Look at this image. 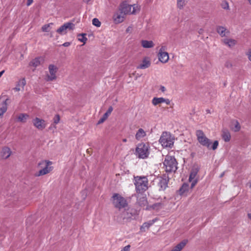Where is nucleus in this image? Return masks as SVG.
Listing matches in <instances>:
<instances>
[{
    "mask_svg": "<svg viewBox=\"0 0 251 251\" xmlns=\"http://www.w3.org/2000/svg\"><path fill=\"white\" fill-rule=\"evenodd\" d=\"M161 207V204L157 203L153 204L151 207L153 209L158 210Z\"/></svg>",
    "mask_w": 251,
    "mask_h": 251,
    "instance_id": "4c0bfd02",
    "label": "nucleus"
},
{
    "mask_svg": "<svg viewBox=\"0 0 251 251\" xmlns=\"http://www.w3.org/2000/svg\"><path fill=\"white\" fill-rule=\"evenodd\" d=\"M113 203L117 208L121 209L127 206L126 200L118 194H115L112 197Z\"/></svg>",
    "mask_w": 251,
    "mask_h": 251,
    "instance_id": "1a4fd4ad",
    "label": "nucleus"
},
{
    "mask_svg": "<svg viewBox=\"0 0 251 251\" xmlns=\"http://www.w3.org/2000/svg\"><path fill=\"white\" fill-rule=\"evenodd\" d=\"M189 0H177V7L179 9H182Z\"/></svg>",
    "mask_w": 251,
    "mask_h": 251,
    "instance_id": "c756f323",
    "label": "nucleus"
},
{
    "mask_svg": "<svg viewBox=\"0 0 251 251\" xmlns=\"http://www.w3.org/2000/svg\"><path fill=\"white\" fill-rule=\"evenodd\" d=\"M52 164V162L49 160H43L40 162L38 165L42 169L36 173L35 176H40L50 173L53 169L51 166Z\"/></svg>",
    "mask_w": 251,
    "mask_h": 251,
    "instance_id": "7ed1b4c3",
    "label": "nucleus"
},
{
    "mask_svg": "<svg viewBox=\"0 0 251 251\" xmlns=\"http://www.w3.org/2000/svg\"><path fill=\"white\" fill-rule=\"evenodd\" d=\"M158 60L162 63L168 62L169 59V56L168 52L165 51V47H162L159 50L157 54Z\"/></svg>",
    "mask_w": 251,
    "mask_h": 251,
    "instance_id": "9d476101",
    "label": "nucleus"
},
{
    "mask_svg": "<svg viewBox=\"0 0 251 251\" xmlns=\"http://www.w3.org/2000/svg\"><path fill=\"white\" fill-rule=\"evenodd\" d=\"M33 0H27L26 5L29 6L33 2Z\"/></svg>",
    "mask_w": 251,
    "mask_h": 251,
    "instance_id": "c03bdc74",
    "label": "nucleus"
},
{
    "mask_svg": "<svg viewBox=\"0 0 251 251\" xmlns=\"http://www.w3.org/2000/svg\"><path fill=\"white\" fill-rule=\"evenodd\" d=\"M187 243V240H184L174 247L170 251H181L186 246Z\"/></svg>",
    "mask_w": 251,
    "mask_h": 251,
    "instance_id": "a211bd4d",
    "label": "nucleus"
},
{
    "mask_svg": "<svg viewBox=\"0 0 251 251\" xmlns=\"http://www.w3.org/2000/svg\"><path fill=\"white\" fill-rule=\"evenodd\" d=\"M226 67H229L231 66V64L230 63H227L226 64Z\"/></svg>",
    "mask_w": 251,
    "mask_h": 251,
    "instance_id": "3c124183",
    "label": "nucleus"
},
{
    "mask_svg": "<svg viewBox=\"0 0 251 251\" xmlns=\"http://www.w3.org/2000/svg\"><path fill=\"white\" fill-rule=\"evenodd\" d=\"M53 25L52 23H50L47 25H45L42 27V30L43 31H46L51 29L52 26Z\"/></svg>",
    "mask_w": 251,
    "mask_h": 251,
    "instance_id": "f704fd0d",
    "label": "nucleus"
},
{
    "mask_svg": "<svg viewBox=\"0 0 251 251\" xmlns=\"http://www.w3.org/2000/svg\"><path fill=\"white\" fill-rule=\"evenodd\" d=\"M226 32H220V35L221 37H224L226 36Z\"/></svg>",
    "mask_w": 251,
    "mask_h": 251,
    "instance_id": "09e8293b",
    "label": "nucleus"
},
{
    "mask_svg": "<svg viewBox=\"0 0 251 251\" xmlns=\"http://www.w3.org/2000/svg\"><path fill=\"white\" fill-rule=\"evenodd\" d=\"M91 35H92L91 34H90V35H88V36L90 37Z\"/></svg>",
    "mask_w": 251,
    "mask_h": 251,
    "instance_id": "13d9d810",
    "label": "nucleus"
},
{
    "mask_svg": "<svg viewBox=\"0 0 251 251\" xmlns=\"http://www.w3.org/2000/svg\"><path fill=\"white\" fill-rule=\"evenodd\" d=\"M153 221L144 223L140 227L141 230L142 231H145L146 229L149 228L153 224Z\"/></svg>",
    "mask_w": 251,
    "mask_h": 251,
    "instance_id": "7c9ffc66",
    "label": "nucleus"
},
{
    "mask_svg": "<svg viewBox=\"0 0 251 251\" xmlns=\"http://www.w3.org/2000/svg\"><path fill=\"white\" fill-rule=\"evenodd\" d=\"M91 0H83V1L85 3H88Z\"/></svg>",
    "mask_w": 251,
    "mask_h": 251,
    "instance_id": "603ef678",
    "label": "nucleus"
},
{
    "mask_svg": "<svg viewBox=\"0 0 251 251\" xmlns=\"http://www.w3.org/2000/svg\"><path fill=\"white\" fill-rule=\"evenodd\" d=\"M11 154V150L9 148L7 147L3 148L0 152V156L3 159L8 158Z\"/></svg>",
    "mask_w": 251,
    "mask_h": 251,
    "instance_id": "f3484780",
    "label": "nucleus"
},
{
    "mask_svg": "<svg viewBox=\"0 0 251 251\" xmlns=\"http://www.w3.org/2000/svg\"><path fill=\"white\" fill-rule=\"evenodd\" d=\"M174 137L167 132H163L159 139V143L165 148H172L174 145Z\"/></svg>",
    "mask_w": 251,
    "mask_h": 251,
    "instance_id": "20e7f679",
    "label": "nucleus"
},
{
    "mask_svg": "<svg viewBox=\"0 0 251 251\" xmlns=\"http://www.w3.org/2000/svg\"><path fill=\"white\" fill-rule=\"evenodd\" d=\"M222 137L223 140L226 142H229L231 138V135L229 131L227 129H224L222 131Z\"/></svg>",
    "mask_w": 251,
    "mask_h": 251,
    "instance_id": "5701e85b",
    "label": "nucleus"
},
{
    "mask_svg": "<svg viewBox=\"0 0 251 251\" xmlns=\"http://www.w3.org/2000/svg\"><path fill=\"white\" fill-rule=\"evenodd\" d=\"M222 41L225 45L230 48L233 47L236 43V41L234 39L226 37L223 38Z\"/></svg>",
    "mask_w": 251,
    "mask_h": 251,
    "instance_id": "aec40b11",
    "label": "nucleus"
},
{
    "mask_svg": "<svg viewBox=\"0 0 251 251\" xmlns=\"http://www.w3.org/2000/svg\"><path fill=\"white\" fill-rule=\"evenodd\" d=\"M141 45L144 48H151L154 46V43L152 41L142 40Z\"/></svg>",
    "mask_w": 251,
    "mask_h": 251,
    "instance_id": "bb28decb",
    "label": "nucleus"
},
{
    "mask_svg": "<svg viewBox=\"0 0 251 251\" xmlns=\"http://www.w3.org/2000/svg\"><path fill=\"white\" fill-rule=\"evenodd\" d=\"M71 45L70 43V42H65L64 43V44H63V46L64 47H68L70 45Z\"/></svg>",
    "mask_w": 251,
    "mask_h": 251,
    "instance_id": "a18cd8bd",
    "label": "nucleus"
},
{
    "mask_svg": "<svg viewBox=\"0 0 251 251\" xmlns=\"http://www.w3.org/2000/svg\"><path fill=\"white\" fill-rule=\"evenodd\" d=\"M25 84L26 81L25 78H22L19 80L18 81L16 87L14 88V90L16 91H20L23 90L24 88Z\"/></svg>",
    "mask_w": 251,
    "mask_h": 251,
    "instance_id": "6ab92c4d",
    "label": "nucleus"
},
{
    "mask_svg": "<svg viewBox=\"0 0 251 251\" xmlns=\"http://www.w3.org/2000/svg\"><path fill=\"white\" fill-rule=\"evenodd\" d=\"M146 135V133L142 128H140L135 135V138L137 140H140Z\"/></svg>",
    "mask_w": 251,
    "mask_h": 251,
    "instance_id": "a878e982",
    "label": "nucleus"
},
{
    "mask_svg": "<svg viewBox=\"0 0 251 251\" xmlns=\"http://www.w3.org/2000/svg\"><path fill=\"white\" fill-rule=\"evenodd\" d=\"M166 172H175L177 169V162L173 156L167 155L163 162Z\"/></svg>",
    "mask_w": 251,
    "mask_h": 251,
    "instance_id": "39448f33",
    "label": "nucleus"
},
{
    "mask_svg": "<svg viewBox=\"0 0 251 251\" xmlns=\"http://www.w3.org/2000/svg\"><path fill=\"white\" fill-rule=\"evenodd\" d=\"M241 126L239 124V123L236 121L234 120L232 122L231 129L234 132L239 131L240 130Z\"/></svg>",
    "mask_w": 251,
    "mask_h": 251,
    "instance_id": "393cba45",
    "label": "nucleus"
},
{
    "mask_svg": "<svg viewBox=\"0 0 251 251\" xmlns=\"http://www.w3.org/2000/svg\"><path fill=\"white\" fill-rule=\"evenodd\" d=\"M189 185L187 183H184L179 189V193L183 195L188 190Z\"/></svg>",
    "mask_w": 251,
    "mask_h": 251,
    "instance_id": "2f4dec72",
    "label": "nucleus"
},
{
    "mask_svg": "<svg viewBox=\"0 0 251 251\" xmlns=\"http://www.w3.org/2000/svg\"><path fill=\"white\" fill-rule=\"evenodd\" d=\"M196 134L197 140L201 145L206 147L208 149H212L213 150H215L218 148L219 145L218 141H215L212 146H211V142L210 140L205 136L202 130H197Z\"/></svg>",
    "mask_w": 251,
    "mask_h": 251,
    "instance_id": "f257e3e1",
    "label": "nucleus"
},
{
    "mask_svg": "<svg viewBox=\"0 0 251 251\" xmlns=\"http://www.w3.org/2000/svg\"><path fill=\"white\" fill-rule=\"evenodd\" d=\"M138 202L141 206H144L147 204V200L146 197H143L138 200Z\"/></svg>",
    "mask_w": 251,
    "mask_h": 251,
    "instance_id": "473e14b6",
    "label": "nucleus"
},
{
    "mask_svg": "<svg viewBox=\"0 0 251 251\" xmlns=\"http://www.w3.org/2000/svg\"><path fill=\"white\" fill-rule=\"evenodd\" d=\"M135 30V28L133 26H129L126 29V31H130L131 30Z\"/></svg>",
    "mask_w": 251,
    "mask_h": 251,
    "instance_id": "37998d69",
    "label": "nucleus"
},
{
    "mask_svg": "<svg viewBox=\"0 0 251 251\" xmlns=\"http://www.w3.org/2000/svg\"><path fill=\"white\" fill-rule=\"evenodd\" d=\"M246 55L249 60L251 62V49H249L248 51L246 52Z\"/></svg>",
    "mask_w": 251,
    "mask_h": 251,
    "instance_id": "a19ab883",
    "label": "nucleus"
},
{
    "mask_svg": "<svg viewBox=\"0 0 251 251\" xmlns=\"http://www.w3.org/2000/svg\"><path fill=\"white\" fill-rule=\"evenodd\" d=\"M248 2H249V4H250V5H251V0H248Z\"/></svg>",
    "mask_w": 251,
    "mask_h": 251,
    "instance_id": "6e6d98bb",
    "label": "nucleus"
},
{
    "mask_svg": "<svg viewBox=\"0 0 251 251\" xmlns=\"http://www.w3.org/2000/svg\"><path fill=\"white\" fill-rule=\"evenodd\" d=\"M168 182L166 178H160L158 182L160 190H165L167 187Z\"/></svg>",
    "mask_w": 251,
    "mask_h": 251,
    "instance_id": "b1692460",
    "label": "nucleus"
},
{
    "mask_svg": "<svg viewBox=\"0 0 251 251\" xmlns=\"http://www.w3.org/2000/svg\"><path fill=\"white\" fill-rule=\"evenodd\" d=\"M4 72V70H2L1 72H0V77L3 74Z\"/></svg>",
    "mask_w": 251,
    "mask_h": 251,
    "instance_id": "8fccbe9b",
    "label": "nucleus"
},
{
    "mask_svg": "<svg viewBox=\"0 0 251 251\" xmlns=\"http://www.w3.org/2000/svg\"><path fill=\"white\" fill-rule=\"evenodd\" d=\"M249 218H250L251 220V213H249L248 214Z\"/></svg>",
    "mask_w": 251,
    "mask_h": 251,
    "instance_id": "864d4df0",
    "label": "nucleus"
},
{
    "mask_svg": "<svg viewBox=\"0 0 251 251\" xmlns=\"http://www.w3.org/2000/svg\"><path fill=\"white\" fill-rule=\"evenodd\" d=\"M160 90L162 92H164L166 90V88H165V87L164 86H161Z\"/></svg>",
    "mask_w": 251,
    "mask_h": 251,
    "instance_id": "de8ad7c7",
    "label": "nucleus"
},
{
    "mask_svg": "<svg viewBox=\"0 0 251 251\" xmlns=\"http://www.w3.org/2000/svg\"><path fill=\"white\" fill-rule=\"evenodd\" d=\"M227 28L225 26H218L217 27V31H226Z\"/></svg>",
    "mask_w": 251,
    "mask_h": 251,
    "instance_id": "58836bf2",
    "label": "nucleus"
},
{
    "mask_svg": "<svg viewBox=\"0 0 251 251\" xmlns=\"http://www.w3.org/2000/svg\"><path fill=\"white\" fill-rule=\"evenodd\" d=\"M60 121V117L58 115H56L53 118V123L54 124H58Z\"/></svg>",
    "mask_w": 251,
    "mask_h": 251,
    "instance_id": "ea45409f",
    "label": "nucleus"
},
{
    "mask_svg": "<svg viewBox=\"0 0 251 251\" xmlns=\"http://www.w3.org/2000/svg\"><path fill=\"white\" fill-rule=\"evenodd\" d=\"M6 110L7 104L6 101H4L2 103L1 107L0 108V116L2 115L3 113L6 111Z\"/></svg>",
    "mask_w": 251,
    "mask_h": 251,
    "instance_id": "72a5a7b5",
    "label": "nucleus"
},
{
    "mask_svg": "<svg viewBox=\"0 0 251 251\" xmlns=\"http://www.w3.org/2000/svg\"><path fill=\"white\" fill-rule=\"evenodd\" d=\"M34 126L39 130L44 129L47 126V122L43 119L35 118L32 121Z\"/></svg>",
    "mask_w": 251,
    "mask_h": 251,
    "instance_id": "9b49d317",
    "label": "nucleus"
},
{
    "mask_svg": "<svg viewBox=\"0 0 251 251\" xmlns=\"http://www.w3.org/2000/svg\"><path fill=\"white\" fill-rule=\"evenodd\" d=\"M130 246L127 245L125 246L121 251H129Z\"/></svg>",
    "mask_w": 251,
    "mask_h": 251,
    "instance_id": "79ce46f5",
    "label": "nucleus"
},
{
    "mask_svg": "<svg viewBox=\"0 0 251 251\" xmlns=\"http://www.w3.org/2000/svg\"><path fill=\"white\" fill-rule=\"evenodd\" d=\"M146 209H150V208H149V207H147L146 208Z\"/></svg>",
    "mask_w": 251,
    "mask_h": 251,
    "instance_id": "4d7b16f0",
    "label": "nucleus"
},
{
    "mask_svg": "<svg viewBox=\"0 0 251 251\" xmlns=\"http://www.w3.org/2000/svg\"><path fill=\"white\" fill-rule=\"evenodd\" d=\"M56 127L55 125H51L49 128L50 130H51V129H56Z\"/></svg>",
    "mask_w": 251,
    "mask_h": 251,
    "instance_id": "49530a36",
    "label": "nucleus"
},
{
    "mask_svg": "<svg viewBox=\"0 0 251 251\" xmlns=\"http://www.w3.org/2000/svg\"><path fill=\"white\" fill-rule=\"evenodd\" d=\"M136 155L140 158L144 159L149 155V146L142 143L139 144L136 149Z\"/></svg>",
    "mask_w": 251,
    "mask_h": 251,
    "instance_id": "6e6552de",
    "label": "nucleus"
},
{
    "mask_svg": "<svg viewBox=\"0 0 251 251\" xmlns=\"http://www.w3.org/2000/svg\"><path fill=\"white\" fill-rule=\"evenodd\" d=\"M58 67L54 64H50L48 66V72L46 73L45 79L47 81H52L57 78Z\"/></svg>",
    "mask_w": 251,
    "mask_h": 251,
    "instance_id": "0eeeda50",
    "label": "nucleus"
},
{
    "mask_svg": "<svg viewBox=\"0 0 251 251\" xmlns=\"http://www.w3.org/2000/svg\"><path fill=\"white\" fill-rule=\"evenodd\" d=\"M87 36V33L85 32L82 33L81 34H79L77 35V39L80 42H82L84 45L86 43L87 40V38L86 37Z\"/></svg>",
    "mask_w": 251,
    "mask_h": 251,
    "instance_id": "cd10ccee",
    "label": "nucleus"
},
{
    "mask_svg": "<svg viewBox=\"0 0 251 251\" xmlns=\"http://www.w3.org/2000/svg\"><path fill=\"white\" fill-rule=\"evenodd\" d=\"M43 58L41 57H36L33 59L30 62V65L34 67H37L39 66L42 62H43Z\"/></svg>",
    "mask_w": 251,
    "mask_h": 251,
    "instance_id": "412c9836",
    "label": "nucleus"
},
{
    "mask_svg": "<svg viewBox=\"0 0 251 251\" xmlns=\"http://www.w3.org/2000/svg\"><path fill=\"white\" fill-rule=\"evenodd\" d=\"M125 15L122 11H119L113 16V20L115 23L119 24L123 22L125 19Z\"/></svg>",
    "mask_w": 251,
    "mask_h": 251,
    "instance_id": "2eb2a0df",
    "label": "nucleus"
},
{
    "mask_svg": "<svg viewBox=\"0 0 251 251\" xmlns=\"http://www.w3.org/2000/svg\"><path fill=\"white\" fill-rule=\"evenodd\" d=\"M93 25L97 26L99 27L100 25V22L99 21V20L97 18H94L92 21Z\"/></svg>",
    "mask_w": 251,
    "mask_h": 251,
    "instance_id": "e433bc0d",
    "label": "nucleus"
},
{
    "mask_svg": "<svg viewBox=\"0 0 251 251\" xmlns=\"http://www.w3.org/2000/svg\"><path fill=\"white\" fill-rule=\"evenodd\" d=\"M137 192L141 193L148 189V181L146 177L137 176L135 177L134 183Z\"/></svg>",
    "mask_w": 251,
    "mask_h": 251,
    "instance_id": "423d86ee",
    "label": "nucleus"
},
{
    "mask_svg": "<svg viewBox=\"0 0 251 251\" xmlns=\"http://www.w3.org/2000/svg\"><path fill=\"white\" fill-rule=\"evenodd\" d=\"M29 116L27 114L22 113L17 117V121L20 122L25 123L28 119Z\"/></svg>",
    "mask_w": 251,
    "mask_h": 251,
    "instance_id": "c85d7f7f",
    "label": "nucleus"
},
{
    "mask_svg": "<svg viewBox=\"0 0 251 251\" xmlns=\"http://www.w3.org/2000/svg\"><path fill=\"white\" fill-rule=\"evenodd\" d=\"M221 7L223 9L225 10H229V6L228 2L227 1H223L221 3Z\"/></svg>",
    "mask_w": 251,
    "mask_h": 251,
    "instance_id": "c9c22d12",
    "label": "nucleus"
},
{
    "mask_svg": "<svg viewBox=\"0 0 251 251\" xmlns=\"http://www.w3.org/2000/svg\"><path fill=\"white\" fill-rule=\"evenodd\" d=\"M75 24L72 22H68L61 25L56 31H64L66 30H73L75 29Z\"/></svg>",
    "mask_w": 251,
    "mask_h": 251,
    "instance_id": "4468645a",
    "label": "nucleus"
},
{
    "mask_svg": "<svg viewBox=\"0 0 251 251\" xmlns=\"http://www.w3.org/2000/svg\"><path fill=\"white\" fill-rule=\"evenodd\" d=\"M151 103L154 106H156L162 103H165L167 105H169L170 104V100L168 99H165L163 97H154L152 99Z\"/></svg>",
    "mask_w": 251,
    "mask_h": 251,
    "instance_id": "ddd939ff",
    "label": "nucleus"
},
{
    "mask_svg": "<svg viewBox=\"0 0 251 251\" xmlns=\"http://www.w3.org/2000/svg\"><path fill=\"white\" fill-rule=\"evenodd\" d=\"M113 111V107L112 106H110L108 108V110L104 113L103 116L100 119L98 122V124H100L102 123L104 121H105L108 117L110 115L111 112Z\"/></svg>",
    "mask_w": 251,
    "mask_h": 251,
    "instance_id": "4be33fe9",
    "label": "nucleus"
},
{
    "mask_svg": "<svg viewBox=\"0 0 251 251\" xmlns=\"http://www.w3.org/2000/svg\"><path fill=\"white\" fill-rule=\"evenodd\" d=\"M122 141L123 142H127V139L125 138V139H123Z\"/></svg>",
    "mask_w": 251,
    "mask_h": 251,
    "instance_id": "5fc2aeb1",
    "label": "nucleus"
},
{
    "mask_svg": "<svg viewBox=\"0 0 251 251\" xmlns=\"http://www.w3.org/2000/svg\"><path fill=\"white\" fill-rule=\"evenodd\" d=\"M198 171L196 170H193L191 171L189 178V182H191V188H193L197 183V179L196 178Z\"/></svg>",
    "mask_w": 251,
    "mask_h": 251,
    "instance_id": "dca6fc26",
    "label": "nucleus"
},
{
    "mask_svg": "<svg viewBox=\"0 0 251 251\" xmlns=\"http://www.w3.org/2000/svg\"><path fill=\"white\" fill-rule=\"evenodd\" d=\"M151 65V59L148 56L144 57L140 64L137 67V69H145L149 68Z\"/></svg>",
    "mask_w": 251,
    "mask_h": 251,
    "instance_id": "f8f14e48",
    "label": "nucleus"
},
{
    "mask_svg": "<svg viewBox=\"0 0 251 251\" xmlns=\"http://www.w3.org/2000/svg\"><path fill=\"white\" fill-rule=\"evenodd\" d=\"M119 10L122 11L125 15L134 14L139 11L140 7L136 4L131 5L125 1L120 4Z\"/></svg>",
    "mask_w": 251,
    "mask_h": 251,
    "instance_id": "f03ea898",
    "label": "nucleus"
}]
</instances>
